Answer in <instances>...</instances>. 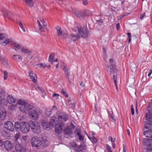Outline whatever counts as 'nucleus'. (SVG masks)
I'll use <instances>...</instances> for the list:
<instances>
[{"mask_svg": "<svg viewBox=\"0 0 152 152\" xmlns=\"http://www.w3.org/2000/svg\"><path fill=\"white\" fill-rule=\"evenodd\" d=\"M145 137L149 139L145 138L143 140V144L148 147L147 152H152V132L149 130L145 131L143 133Z\"/></svg>", "mask_w": 152, "mask_h": 152, "instance_id": "f257e3e1", "label": "nucleus"}, {"mask_svg": "<svg viewBox=\"0 0 152 152\" xmlns=\"http://www.w3.org/2000/svg\"><path fill=\"white\" fill-rule=\"evenodd\" d=\"M107 70L108 73L113 77L114 80L117 79V70L115 65H110V66H107Z\"/></svg>", "mask_w": 152, "mask_h": 152, "instance_id": "f03ea898", "label": "nucleus"}, {"mask_svg": "<svg viewBox=\"0 0 152 152\" xmlns=\"http://www.w3.org/2000/svg\"><path fill=\"white\" fill-rule=\"evenodd\" d=\"M78 35L80 38H83L85 39L87 36L88 30L86 28H84L81 26L79 25L77 26Z\"/></svg>", "mask_w": 152, "mask_h": 152, "instance_id": "7ed1b4c3", "label": "nucleus"}, {"mask_svg": "<svg viewBox=\"0 0 152 152\" xmlns=\"http://www.w3.org/2000/svg\"><path fill=\"white\" fill-rule=\"evenodd\" d=\"M15 128L20 129L23 133H26L30 129V125L29 124H15Z\"/></svg>", "mask_w": 152, "mask_h": 152, "instance_id": "20e7f679", "label": "nucleus"}, {"mask_svg": "<svg viewBox=\"0 0 152 152\" xmlns=\"http://www.w3.org/2000/svg\"><path fill=\"white\" fill-rule=\"evenodd\" d=\"M34 107L32 104L27 103L25 105H23L20 107V111L23 113H27L32 110Z\"/></svg>", "mask_w": 152, "mask_h": 152, "instance_id": "39448f33", "label": "nucleus"}, {"mask_svg": "<svg viewBox=\"0 0 152 152\" xmlns=\"http://www.w3.org/2000/svg\"><path fill=\"white\" fill-rule=\"evenodd\" d=\"M69 118L68 115L65 113H59L58 117L57 122L58 124H63Z\"/></svg>", "mask_w": 152, "mask_h": 152, "instance_id": "423d86ee", "label": "nucleus"}, {"mask_svg": "<svg viewBox=\"0 0 152 152\" xmlns=\"http://www.w3.org/2000/svg\"><path fill=\"white\" fill-rule=\"evenodd\" d=\"M39 113L35 110V107L32 110L28 112V116L31 119L34 120H36L38 118Z\"/></svg>", "mask_w": 152, "mask_h": 152, "instance_id": "0eeeda50", "label": "nucleus"}, {"mask_svg": "<svg viewBox=\"0 0 152 152\" xmlns=\"http://www.w3.org/2000/svg\"><path fill=\"white\" fill-rule=\"evenodd\" d=\"M3 13L4 16L10 20H13L15 18L17 19L19 16V15L17 14L12 13L7 11H4Z\"/></svg>", "mask_w": 152, "mask_h": 152, "instance_id": "6e6552de", "label": "nucleus"}, {"mask_svg": "<svg viewBox=\"0 0 152 152\" xmlns=\"http://www.w3.org/2000/svg\"><path fill=\"white\" fill-rule=\"evenodd\" d=\"M31 144L34 147H39L41 145V141L38 137H34L31 140Z\"/></svg>", "mask_w": 152, "mask_h": 152, "instance_id": "1a4fd4ad", "label": "nucleus"}, {"mask_svg": "<svg viewBox=\"0 0 152 152\" xmlns=\"http://www.w3.org/2000/svg\"><path fill=\"white\" fill-rule=\"evenodd\" d=\"M4 145L6 150L10 151H11L14 147V144L9 140H6L4 143Z\"/></svg>", "mask_w": 152, "mask_h": 152, "instance_id": "9d476101", "label": "nucleus"}, {"mask_svg": "<svg viewBox=\"0 0 152 152\" xmlns=\"http://www.w3.org/2000/svg\"><path fill=\"white\" fill-rule=\"evenodd\" d=\"M7 103L5 99V94L3 90H0V104L2 106L6 105Z\"/></svg>", "mask_w": 152, "mask_h": 152, "instance_id": "9b49d317", "label": "nucleus"}, {"mask_svg": "<svg viewBox=\"0 0 152 152\" xmlns=\"http://www.w3.org/2000/svg\"><path fill=\"white\" fill-rule=\"evenodd\" d=\"M30 126L33 132L39 133L40 132V126L39 124H30Z\"/></svg>", "mask_w": 152, "mask_h": 152, "instance_id": "f8f14e48", "label": "nucleus"}, {"mask_svg": "<svg viewBox=\"0 0 152 152\" xmlns=\"http://www.w3.org/2000/svg\"><path fill=\"white\" fill-rule=\"evenodd\" d=\"M64 124H55V132L58 134H60L63 129Z\"/></svg>", "mask_w": 152, "mask_h": 152, "instance_id": "ddd939ff", "label": "nucleus"}, {"mask_svg": "<svg viewBox=\"0 0 152 152\" xmlns=\"http://www.w3.org/2000/svg\"><path fill=\"white\" fill-rule=\"evenodd\" d=\"M28 73L31 79L32 80V82L34 83H36L37 81V78L36 75L32 71L28 72Z\"/></svg>", "mask_w": 152, "mask_h": 152, "instance_id": "4468645a", "label": "nucleus"}, {"mask_svg": "<svg viewBox=\"0 0 152 152\" xmlns=\"http://www.w3.org/2000/svg\"><path fill=\"white\" fill-rule=\"evenodd\" d=\"M69 38L72 40L74 42H75L76 41L80 38L78 34H71L69 35Z\"/></svg>", "mask_w": 152, "mask_h": 152, "instance_id": "2eb2a0df", "label": "nucleus"}, {"mask_svg": "<svg viewBox=\"0 0 152 152\" xmlns=\"http://www.w3.org/2000/svg\"><path fill=\"white\" fill-rule=\"evenodd\" d=\"M15 149L17 152H25V149L20 144H17L15 145Z\"/></svg>", "mask_w": 152, "mask_h": 152, "instance_id": "dca6fc26", "label": "nucleus"}, {"mask_svg": "<svg viewBox=\"0 0 152 152\" xmlns=\"http://www.w3.org/2000/svg\"><path fill=\"white\" fill-rule=\"evenodd\" d=\"M4 126L6 129L11 131H13L14 128H15V125H14L13 124H4Z\"/></svg>", "mask_w": 152, "mask_h": 152, "instance_id": "f3484780", "label": "nucleus"}, {"mask_svg": "<svg viewBox=\"0 0 152 152\" xmlns=\"http://www.w3.org/2000/svg\"><path fill=\"white\" fill-rule=\"evenodd\" d=\"M61 67L64 72V73L68 80H69V75L70 73L68 71V69L66 66L64 65H62L61 66Z\"/></svg>", "mask_w": 152, "mask_h": 152, "instance_id": "a211bd4d", "label": "nucleus"}, {"mask_svg": "<svg viewBox=\"0 0 152 152\" xmlns=\"http://www.w3.org/2000/svg\"><path fill=\"white\" fill-rule=\"evenodd\" d=\"M75 15L77 17L82 18L85 17L84 10L76 11L74 12Z\"/></svg>", "mask_w": 152, "mask_h": 152, "instance_id": "6ab92c4d", "label": "nucleus"}, {"mask_svg": "<svg viewBox=\"0 0 152 152\" xmlns=\"http://www.w3.org/2000/svg\"><path fill=\"white\" fill-rule=\"evenodd\" d=\"M6 115V111L4 109L0 110V120H4Z\"/></svg>", "mask_w": 152, "mask_h": 152, "instance_id": "aec40b11", "label": "nucleus"}, {"mask_svg": "<svg viewBox=\"0 0 152 152\" xmlns=\"http://www.w3.org/2000/svg\"><path fill=\"white\" fill-rule=\"evenodd\" d=\"M1 63L7 68H10V67L8 59H7L5 57L4 58H3V60Z\"/></svg>", "mask_w": 152, "mask_h": 152, "instance_id": "412c9836", "label": "nucleus"}, {"mask_svg": "<svg viewBox=\"0 0 152 152\" xmlns=\"http://www.w3.org/2000/svg\"><path fill=\"white\" fill-rule=\"evenodd\" d=\"M7 102L10 104H12L14 103L15 101V99L10 96H8L7 97Z\"/></svg>", "mask_w": 152, "mask_h": 152, "instance_id": "4be33fe9", "label": "nucleus"}, {"mask_svg": "<svg viewBox=\"0 0 152 152\" xmlns=\"http://www.w3.org/2000/svg\"><path fill=\"white\" fill-rule=\"evenodd\" d=\"M12 58L13 60L17 61H19L22 59L21 56L18 55H13Z\"/></svg>", "mask_w": 152, "mask_h": 152, "instance_id": "5701e85b", "label": "nucleus"}, {"mask_svg": "<svg viewBox=\"0 0 152 152\" xmlns=\"http://www.w3.org/2000/svg\"><path fill=\"white\" fill-rule=\"evenodd\" d=\"M11 41V39H7L5 38V39L4 41H1L0 44L2 45L5 46L7 44L10 43Z\"/></svg>", "mask_w": 152, "mask_h": 152, "instance_id": "b1692460", "label": "nucleus"}, {"mask_svg": "<svg viewBox=\"0 0 152 152\" xmlns=\"http://www.w3.org/2000/svg\"><path fill=\"white\" fill-rule=\"evenodd\" d=\"M152 113H151L150 111H148V113H147L146 115V118L149 122L152 124V117L151 116Z\"/></svg>", "mask_w": 152, "mask_h": 152, "instance_id": "393cba45", "label": "nucleus"}, {"mask_svg": "<svg viewBox=\"0 0 152 152\" xmlns=\"http://www.w3.org/2000/svg\"><path fill=\"white\" fill-rule=\"evenodd\" d=\"M42 127L45 129L49 130L51 128H53V126L52 124H43Z\"/></svg>", "mask_w": 152, "mask_h": 152, "instance_id": "a878e982", "label": "nucleus"}, {"mask_svg": "<svg viewBox=\"0 0 152 152\" xmlns=\"http://www.w3.org/2000/svg\"><path fill=\"white\" fill-rule=\"evenodd\" d=\"M25 4L28 6L31 7L34 6V3L32 0H24Z\"/></svg>", "mask_w": 152, "mask_h": 152, "instance_id": "bb28decb", "label": "nucleus"}, {"mask_svg": "<svg viewBox=\"0 0 152 152\" xmlns=\"http://www.w3.org/2000/svg\"><path fill=\"white\" fill-rule=\"evenodd\" d=\"M21 51L22 52L26 54L31 53V50H29L28 49L24 47H23L21 48Z\"/></svg>", "mask_w": 152, "mask_h": 152, "instance_id": "cd10ccee", "label": "nucleus"}, {"mask_svg": "<svg viewBox=\"0 0 152 152\" xmlns=\"http://www.w3.org/2000/svg\"><path fill=\"white\" fill-rule=\"evenodd\" d=\"M76 133L77 134V135L79 137V139L80 140H83L84 139V137L82 135H81L80 132V130L79 129H76L75 131Z\"/></svg>", "mask_w": 152, "mask_h": 152, "instance_id": "c85d7f7f", "label": "nucleus"}, {"mask_svg": "<svg viewBox=\"0 0 152 152\" xmlns=\"http://www.w3.org/2000/svg\"><path fill=\"white\" fill-rule=\"evenodd\" d=\"M26 103L25 102L21 99H19L17 103L18 104L20 105V106L19 107V109L20 110V107L23 106H24L26 104Z\"/></svg>", "mask_w": 152, "mask_h": 152, "instance_id": "c756f323", "label": "nucleus"}, {"mask_svg": "<svg viewBox=\"0 0 152 152\" xmlns=\"http://www.w3.org/2000/svg\"><path fill=\"white\" fill-rule=\"evenodd\" d=\"M144 126L146 129V130H149L150 132H152V124H145Z\"/></svg>", "mask_w": 152, "mask_h": 152, "instance_id": "7c9ffc66", "label": "nucleus"}, {"mask_svg": "<svg viewBox=\"0 0 152 152\" xmlns=\"http://www.w3.org/2000/svg\"><path fill=\"white\" fill-rule=\"evenodd\" d=\"M56 30L57 34L59 36H60L61 35H62L63 33L61 30V28L59 26H57L56 28Z\"/></svg>", "mask_w": 152, "mask_h": 152, "instance_id": "2f4dec72", "label": "nucleus"}, {"mask_svg": "<svg viewBox=\"0 0 152 152\" xmlns=\"http://www.w3.org/2000/svg\"><path fill=\"white\" fill-rule=\"evenodd\" d=\"M56 117L55 116H52L51 117L49 124H54L56 122H57V120H56Z\"/></svg>", "mask_w": 152, "mask_h": 152, "instance_id": "473e14b6", "label": "nucleus"}, {"mask_svg": "<svg viewBox=\"0 0 152 152\" xmlns=\"http://www.w3.org/2000/svg\"><path fill=\"white\" fill-rule=\"evenodd\" d=\"M41 141V145L43 146L47 145L48 144V142L46 139H42Z\"/></svg>", "mask_w": 152, "mask_h": 152, "instance_id": "72a5a7b5", "label": "nucleus"}, {"mask_svg": "<svg viewBox=\"0 0 152 152\" xmlns=\"http://www.w3.org/2000/svg\"><path fill=\"white\" fill-rule=\"evenodd\" d=\"M85 17L92 16V12L89 10H84Z\"/></svg>", "mask_w": 152, "mask_h": 152, "instance_id": "f704fd0d", "label": "nucleus"}, {"mask_svg": "<svg viewBox=\"0 0 152 152\" xmlns=\"http://www.w3.org/2000/svg\"><path fill=\"white\" fill-rule=\"evenodd\" d=\"M21 47V46L20 44H18L16 43L14 45L13 48L15 50L17 51L20 49Z\"/></svg>", "mask_w": 152, "mask_h": 152, "instance_id": "c9c22d12", "label": "nucleus"}, {"mask_svg": "<svg viewBox=\"0 0 152 152\" xmlns=\"http://www.w3.org/2000/svg\"><path fill=\"white\" fill-rule=\"evenodd\" d=\"M65 132V133L67 135L71 134L72 133L71 129L68 128L66 129H64Z\"/></svg>", "mask_w": 152, "mask_h": 152, "instance_id": "e433bc0d", "label": "nucleus"}, {"mask_svg": "<svg viewBox=\"0 0 152 152\" xmlns=\"http://www.w3.org/2000/svg\"><path fill=\"white\" fill-rule=\"evenodd\" d=\"M62 39H64L66 38H69V36L65 33H63L62 35H61Z\"/></svg>", "mask_w": 152, "mask_h": 152, "instance_id": "4c0bfd02", "label": "nucleus"}, {"mask_svg": "<svg viewBox=\"0 0 152 152\" xmlns=\"http://www.w3.org/2000/svg\"><path fill=\"white\" fill-rule=\"evenodd\" d=\"M5 39V34H0V42L4 41Z\"/></svg>", "mask_w": 152, "mask_h": 152, "instance_id": "58836bf2", "label": "nucleus"}, {"mask_svg": "<svg viewBox=\"0 0 152 152\" xmlns=\"http://www.w3.org/2000/svg\"><path fill=\"white\" fill-rule=\"evenodd\" d=\"M68 104L69 105H71V107L73 108L74 107V102L72 100L69 99L68 102Z\"/></svg>", "mask_w": 152, "mask_h": 152, "instance_id": "ea45409f", "label": "nucleus"}, {"mask_svg": "<svg viewBox=\"0 0 152 152\" xmlns=\"http://www.w3.org/2000/svg\"><path fill=\"white\" fill-rule=\"evenodd\" d=\"M61 93L62 94L65 96L67 98L68 97V94L63 89H62L61 90Z\"/></svg>", "mask_w": 152, "mask_h": 152, "instance_id": "a19ab883", "label": "nucleus"}, {"mask_svg": "<svg viewBox=\"0 0 152 152\" xmlns=\"http://www.w3.org/2000/svg\"><path fill=\"white\" fill-rule=\"evenodd\" d=\"M4 78V80H6L8 77V72L6 71H3Z\"/></svg>", "mask_w": 152, "mask_h": 152, "instance_id": "79ce46f5", "label": "nucleus"}, {"mask_svg": "<svg viewBox=\"0 0 152 152\" xmlns=\"http://www.w3.org/2000/svg\"><path fill=\"white\" fill-rule=\"evenodd\" d=\"M51 111H48L46 109L45 111V114L47 117H49L51 114Z\"/></svg>", "mask_w": 152, "mask_h": 152, "instance_id": "37998d69", "label": "nucleus"}, {"mask_svg": "<svg viewBox=\"0 0 152 152\" xmlns=\"http://www.w3.org/2000/svg\"><path fill=\"white\" fill-rule=\"evenodd\" d=\"M37 66H39V67L40 68H44L45 67H46L47 66V65L46 64H43V63H40V64H37Z\"/></svg>", "mask_w": 152, "mask_h": 152, "instance_id": "c03bdc74", "label": "nucleus"}, {"mask_svg": "<svg viewBox=\"0 0 152 152\" xmlns=\"http://www.w3.org/2000/svg\"><path fill=\"white\" fill-rule=\"evenodd\" d=\"M106 147L108 152H112L111 147L108 145L106 144Z\"/></svg>", "mask_w": 152, "mask_h": 152, "instance_id": "a18cd8bd", "label": "nucleus"}, {"mask_svg": "<svg viewBox=\"0 0 152 152\" xmlns=\"http://www.w3.org/2000/svg\"><path fill=\"white\" fill-rule=\"evenodd\" d=\"M20 134L19 133H17L15 135V136H14V137H15V140L16 141H17L19 138V137H20Z\"/></svg>", "mask_w": 152, "mask_h": 152, "instance_id": "49530a36", "label": "nucleus"}, {"mask_svg": "<svg viewBox=\"0 0 152 152\" xmlns=\"http://www.w3.org/2000/svg\"><path fill=\"white\" fill-rule=\"evenodd\" d=\"M16 108V105H12L10 107V109L12 111H14L15 110Z\"/></svg>", "mask_w": 152, "mask_h": 152, "instance_id": "de8ad7c7", "label": "nucleus"}, {"mask_svg": "<svg viewBox=\"0 0 152 152\" xmlns=\"http://www.w3.org/2000/svg\"><path fill=\"white\" fill-rule=\"evenodd\" d=\"M108 140L109 141H110L111 142H115V139H114L113 140L112 139V138L111 137H108Z\"/></svg>", "mask_w": 152, "mask_h": 152, "instance_id": "09e8293b", "label": "nucleus"}, {"mask_svg": "<svg viewBox=\"0 0 152 152\" xmlns=\"http://www.w3.org/2000/svg\"><path fill=\"white\" fill-rule=\"evenodd\" d=\"M131 113L132 115H133L134 114V110L133 108V105H131Z\"/></svg>", "mask_w": 152, "mask_h": 152, "instance_id": "8fccbe9b", "label": "nucleus"}, {"mask_svg": "<svg viewBox=\"0 0 152 152\" xmlns=\"http://www.w3.org/2000/svg\"><path fill=\"white\" fill-rule=\"evenodd\" d=\"M28 54L27 56V58H26L27 59H28V58L29 59H31L33 57V55L31 54V53Z\"/></svg>", "mask_w": 152, "mask_h": 152, "instance_id": "3c124183", "label": "nucleus"}, {"mask_svg": "<svg viewBox=\"0 0 152 152\" xmlns=\"http://www.w3.org/2000/svg\"><path fill=\"white\" fill-rule=\"evenodd\" d=\"M96 21L97 22H99L98 24L99 25H102L103 22L102 20H96Z\"/></svg>", "mask_w": 152, "mask_h": 152, "instance_id": "603ef678", "label": "nucleus"}, {"mask_svg": "<svg viewBox=\"0 0 152 152\" xmlns=\"http://www.w3.org/2000/svg\"><path fill=\"white\" fill-rule=\"evenodd\" d=\"M91 139L92 141H93V142L95 143H96L97 142V139L94 136H92L91 137Z\"/></svg>", "mask_w": 152, "mask_h": 152, "instance_id": "864d4df0", "label": "nucleus"}, {"mask_svg": "<svg viewBox=\"0 0 152 152\" xmlns=\"http://www.w3.org/2000/svg\"><path fill=\"white\" fill-rule=\"evenodd\" d=\"M16 23L18 24V25H19V26H21V25H23L22 22L20 20H17Z\"/></svg>", "mask_w": 152, "mask_h": 152, "instance_id": "5fc2aeb1", "label": "nucleus"}, {"mask_svg": "<svg viewBox=\"0 0 152 152\" xmlns=\"http://www.w3.org/2000/svg\"><path fill=\"white\" fill-rule=\"evenodd\" d=\"M41 124H46L47 123V121L46 119H41L40 121Z\"/></svg>", "mask_w": 152, "mask_h": 152, "instance_id": "6e6d98bb", "label": "nucleus"}, {"mask_svg": "<svg viewBox=\"0 0 152 152\" xmlns=\"http://www.w3.org/2000/svg\"><path fill=\"white\" fill-rule=\"evenodd\" d=\"M59 96V95L58 94H57L54 93L53 95V97H56V99H57Z\"/></svg>", "mask_w": 152, "mask_h": 152, "instance_id": "4d7b16f0", "label": "nucleus"}, {"mask_svg": "<svg viewBox=\"0 0 152 152\" xmlns=\"http://www.w3.org/2000/svg\"><path fill=\"white\" fill-rule=\"evenodd\" d=\"M37 23H38V28H42V27H43L41 25V24H40V23L39 21L38 20H37Z\"/></svg>", "mask_w": 152, "mask_h": 152, "instance_id": "13d9d810", "label": "nucleus"}, {"mask_svg": "<svg viewBox=\"0 0 152 152\" xmlns=\"http://www.w3.org/2000/svg\"><path fill=\"white\" fill-rule=\"evenodd\" d=\"M109 62L110 63H113V64L112 65H114L115 64V62L114 61V60L112 59H110L109 60Z\"/></svg>", "mask_w": 152, "mask_h": 152, "instance_id": "bf43d9fd", "label": "nucleus"}, {"mask_svg": "<svg viewBox=\"0 0 152 152\" xmlns=\"http://www.w3.org/2000/svg\"><path fill=\"white\" fill-rule=\"evenodd\" d=\"M12 40V39H11V41L10 42V44L11 45H13L14 46V45L15 44H16L17 43L14 42H13Z\"/></svg>", "mask_w": 152, "mask_h": 152, "instance_id": "052dcab7", "label": "nucleus"}, {"mask_svg": "<svg viewBox=\"0 0 152 152\" xmlns=\"http://www.w3.org/2000/svg\"><path fill=\"white\" fill-rule=\"evenodd\" d=\"M88 0H82L83 4L84 5H86L88 4Z\"/></svg>", "mask_w": 152, "mask_h": 152, "instance_id": "680f3d73", "label": "nucleus"}, {"mask_svg": "<svg viewBox=\"0 0 152 152\" xmlns=\"http://www.w3.org/2000/svg\"><path fill=\"white\" fill-rule=\"evenodd\" d=\"M53 57H49L48 61L49 62H51V64H53L52 61L53 60Z\"/></svg>", "mask_w": 152, "mask_h": 152, "instance_id": "e2e57ef3", "label": "nucleus"}, {"mask_svg": "<svg viewBox=\"0 0 152 152\" xmlns=\"http://www.w3.org/2000/svg\"><path fill=\"white\" fill-rule=\"evenodd\" d=\"M20 28H21V29L24 32H25L26 31V30L23 27V25H21V26H19Z\"/></svg>", "mask_w": 152, "mask_h": 152, "instance_id": "0e129e2a", "label": "nucleus"}, {"mask_svg": "<svg viewBox=\"0 0 152 152\" xmlns=\"http://www.w3.org/2000/svg\"><path fill=\"white\" fill-rule=\"evenodd\" d=\"M110 116H111V118L113 120L116 121L115 119V118L114 117V115L113 114H111Z\"/></svg>", "mask_w": 152, "mask_h": 152, "instance_id": "69168bd1", "label": "nucleus"}, {"mask_svg": "<svg viewBox=\"0 0 152 152\" xmlns=\"http://www.w3.org/2000/svg\"><path fill=\"white\" fill-rule=\"evenodd\" d=\"M145 16V13H144L142 15H141L140 17V19H142Z\"/></svg>", "mask_w": 152, "mask_h": 152, "instance_id": "338daca9", "label": "nucleus"}, {"mask_svg": "<svg viewBox=\"0 0 152 152\" xmlns=\"http://www.w3.org/2000/svg\"><path fill=\"white\" fill-rule=\"evenodd\" d=\"M152 68H151L149 70L150 72L148 75V76L150 77L152 73Z\"/></svg>", "mask_w": 152, "mask_h": 152, "instance_id": "774afa93", "label": "nucleus"}]
</instances>
